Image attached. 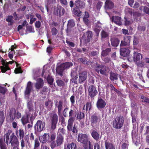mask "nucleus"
<instances>
[{"label": "nucleus", "instance_id": "obj_3", "mask_svg": "<svg viewBox=\"0 0 149 149\" xmlns=\"http://www.w3.org/2000/svg\"><path fill=\"white\" fill-rule=\"evenodd\" d=\"M72 63L71 62H66L60 65H58L56 67V72L59 75L61 76L63 74V71L66 69H68L72 66Z\"/></svg>", "mask_w": 149, "mask_h": 149}, {"label": "nucleus", "instance_id": "obj_23", "mask_svg": "<svg viewBox=\"0 0 149 149\" xmlns=\"http://www.w3.org/2000/svg\"><path fill=\"white\" fill-rule=\"evenodd\" d=\"M49 137L48 134L45 133L43 136H39V139L40 141L42 143H45L47 142V138Z\"/></svg>", "mask_w": 149, "mask_h": 149}, {"label": "nucleus", "instance_id": "obj_9", "mask_svg": "<svg viewBox=\"0 0 149 149\" xmlns=\"http://www.w3.org/2000/svg\"><path fill=\"white\" fill-rule=\"evenodd\" d=\"M106 105L105 101L101 98L98 99L97 103L96 106L98 109L100 110L104 108Z\"/></svg>", "mask_w": 149, "mask_h": 149}, {"label": "nucleus", "instance_id": "obj_37", "mask_svg": "<svg viewBox=\"0 0 149 149\" xmlns=\"http://www.w3.org/2000/svg\"><path fill=\"white\" fill-rule=\"evenodd\" d=\"M73 14L80 17L82 15V12L79 9H77L76 8H74L73 9Z\"/></svg>", "mask_w": 149, "mask_h": 149}, {"label": "nucleus", "instance_id": "obj_20", "mask_svg": "<svg viewBox=\"0 0 149 149\" xmlns=\"http://www.w3.org/2000/svg\"><path fill=\"white\" fill-rule=\"evenodd\" d=\"M83 147L85 149H93L92 141H90L88 139L83 144Z\"/></svg>", "mask_w": 149, "mask_h": 149}, {"label": "nucleus", "instance_id": "obj_39", "mask_svg": "<svg viewBox=\"0 0 149 149\" xmlns=\"http://www.w3.org/2000/svg\"><path fill=\"white\" fill-rule=\"evenodd\" d=\"M111 51V49L110 48H107L105 50H103L102 54L101 55V57H104L105 56L107 55Z\"/></svg>", "mask_w": 149, "mask_h": 149}, {"label": "nucleus", "instance_id": "obj_41", "mask_svg": "<svg viewBox=\"0 0 149 149\" xmlns=\"http://www.w3.org/2000/svg\"><path fill=\"white\" fill-rule=\"evenodd\" d=\"M3 66H1L0 67L1 69L2 72H5L6 71L9 69V68L6 65H5V63H3Z\"/></svg>", "mask_w": 149, "mask_h": 149}, {"label": "nucleus", "instance_id": "obj_32", "mask_svg": "<svg viewBox=\"0 0 149 149\" xmlns=\"http://www.w3.org/2000/svg\"><path fill=\"white\" fill-rule=\"evenodd\" d=\"M56 106L58 109V111L59 113H61L62 107V102L61 101H59L58 102H57L55 104Z\"/></svg>", "mask_w": 149, "mask_h": 149}, {"label": "nucleus", "instance_id": "obj_22", "mask_svg": "<svg viewBox=\"0 0 149 149\" xmlns=\"http://www.w3.org/2000/svg\"><path fill=\"white\" fill-rule=\"evenodd\" d=\"M63 139L64 138L63 136H57L56 140L57 146L61 145L63 143Z\"/></svg>", "mask_w": 149, "mask_h": 149}, {"label": "nucleus", "instance_id": "obj_16", "mask_svg": "<svg viewBox=\"0 0 149 149\" xmlns=\"http://www.w3.org/2000/svg\"><path fill=\"white\" fill-rule=\"evenodd\" d=\"M142 58V56L141 54L136 52L134 53L133 60L136 63L139 61Z\"/></svg>", "mask_w": 149, "mask_h": 149}, {"label": "nucleus", "instance_id": "obj_64", "mask_svg": "<svg viewBox=\"0 0 149 149\" xmlns=\"http://www.w3.org/2000/svg\"><path fill=\"white\" fill-rule=\"evenodd\" d=\"M57 32V30L55 28H53L52 29V32L53 35H56Z\"/></svg>", "mask_w": 149, "mask_h": 149}, {"label": "nucleus", "instance_id": "obj_30", "mask_svg": "<svg viewBox=\"0 0 149 149\" xmlns=\"http://www.w3.org/2000/svg\"><path fill=\"white\" fill-rule=\"evenodd\" d=\"M13 17L12 16H8L6 19V21L8 22V24L9 26H10L13 24L14 23L13 20Z\"/></svg>", "mask_w": 149, "mask_h": 149}, {"label": "nucleus", "instance_id": "obj_15", "mask_svg": "<svg viewBox=\"0 0 149 149\" xmlns=\"http://www.w3.org/2000/svg\"><path fill=\"white\" fill-rule=\"evenodd\" d=\"M75 120V117H71L69 119L68 121V125L67 126L68 130H72L73 124Z\"/></svg>", "mask_w": 149, "mask_h": 149}, {"label": "nucleus", "instance_id": "obj_38", "mask_svg": "<svg viewBox=\"0 0 149 149\" xmlns=\"http://www.w3.org/2000/svg\"><path fill=\"white\" fill-rule=\"evenodd\" d=\"M106 149H115V146L113 144L111 143H105Z\"/></svg>", "mask_w": 149, "mask_h": 149}, {"label": "nucleus", "instance_id": "obj_54", "mask_svg": "<svg viewBox=\"0 0 149 149\" xmlns=\"http://www.w3.org/2000/svg\"><path fill=\"white\" fill-rule=\"evenodd\" d=\"M102 37V38H107L108 36V34L104 31H102L101 33Z\"/></svg>", "mask_w": 149, "mask_h": 149}, {"label": "nucleus", "instance_id": "obj_40", "mask_svg": "<svg viewBox=\"0 0 149 149\" xmlns=\"http://www.w3.org/2000/svg\"><path fill=\"white\" fill-rule=\"evenodd\" d=\"M139 9L140 10L143 9V12L146 13L149 15V7L142 6L140 7Z\"/></svg>", "mask_w": 149, "mask_h": 149}, {"label": "nucleus", "instance_id": "obj_46", "mask_svg": "<svg viewBox=\"0 0 149 149\" xmlns=\"http://www.w3.org/2000/svg\"><path fill=\"white\" fill-rule=\"evenodd\" d=\"M136 65L139 67L142 68H144L146 67V65L143 62L140 61L136 63Z\"/></svg>", "mask_w": 149, "mask_h": 149}, {"label": "nucleus", "instance_id": "obj_36", "mask_svg": "<svg viewBox=\"0 0 149 149\" xmlns=\"http://www.w3.org/2000/svg\"><path fill=\"white\" fill-rule=\"evenodd\" d=\"M118 74L113 72L110 73V79L112 81L118 79Z\"/></svg>", "mask_w": 149, "mask_h": 149}, {"label": "nucleus", "instance_id": "obj_57", "mask_svg": "<svg viewBox=\"0 0 149 149\" xmlns=\"http://www.w3.org/2000/svg\"><path fill=\"white\" fill-rule=\"evenodd\" d=\"M141 99L143 100V101L146 102L147 103H149V99L145 97L144 96L142 95L141 96Z\"/></svg>", "mask_w": 149, "mask_h": 149}, {"label": "nucleus", "instance_id": "obj_56", "mask_svg": "<svg viewBox=\"0 0 149 149\" xmlns=\"http://www.w3.org/2000/svg\"><path fill=\"white\" fill-rule=\"evenodd\" d=\"M69 109L68 108H65L64 109L63 111V115L65 117L68 116L67 112H68Z\"/></svg>", "mask_w": 149, "mask_h": 149}, {"label": "nucleus", "instance_id": "obj_18", "mask_svg": "<svg viewBox=\"0 0 149 149\" xmlns=\"http://www.w3.org/2000/svg\"><path fill=\"white\" fill-rule=\"evenodd\" d=\"M114 7V3L111 1L107 0L105 3V8L107 9H111Z\"/></svg>", "mask_w": 149, "mask_h": 149}, {"label": "nucleus", "instance_id": "obj_49", "mask_svg": "<svg viewBox=\"0 0 149 149\" xmlns=\"http://www.w3.org/2000/svg\"><path fill=\"white\" fill-rule=\"evenodd\" d=\"M84 113L80 112L77 114V118L78 119L81 120L84 117Z\"/></svg>", "mask_w": 149, "mask_h": 149}, {"label": "nucleus", "instance_id": "obj_25", "mask_svg": "<svg viewBox=\"0 0 149 149\" xmlns=\"http://www.w3.org/2000/svg\"><path fill=\"white\" fill-rule=\"evenodd\" d=\"M16 45L15 44L13 45L11 47V51L8 53V56L10 59H12L13 58V55L15 53V52L13 50L14 49L16 48Z\"/></svg>", "mask_w": 149, "mask_h": 149}, {"label": "nucleus", "instance_id": "obj_13", "mask_svg": "<svg viewBox=\"0 0 149 149\" xmlns=\"http://www.w3.org/2000/svg\"><path fill=\"white\" fill-rule=\"evenodd\" d=\"M130 53V50L127 48H120V54L121 56L124 57L127 56Z\"/></svg>", "mask_w": 149, "mask_h": 149}, {"label": "nucleus", "instance_id": "obj_28", "mask_svg": "<svg viewBox=\"0 0 149 149\" xmlns=\"http://www.w3.org/2000/svg\"><path fill=\"white\" fill-rule=\"evenodd\" d=\"M16 111L15 109H10L9 112V115L12 120L14 119Z\"/></svg>", "mask_w": 149, "mask_h": 149}, {"label": "nucleus", "instance_id": "obj_44", "mask_svg": "<svg viewBox=\"0 0 149 149\" xmlns=\"http://www.w3.org/2000/svg\"><path fill=\"white\" fill-rule=\"evenodd\" d=\"M80 61L82 62L84 64H86L88 65H91V66L92 67H93L94 66H93V64L92 62H87L85 60V59L84 58H81L80 59Z\"/></svg>", "mask_w": 149, "mask_h": 149}, {"label": "nucleus", "instance_id": "obj_55", "mask_svg": "<svg viewBox=\"0 0 149 149\" xmlns=\"http://www.w3.org/2000/svg\"><path fill=\"white\" fill-rule=\"evenodd\" d=\"M91 108V103L90 102H87L86 103V110L87 111L88 110H90Z\"/></svg>", "mask_w": 149, "mask_h": 149}, {"label": "nucleus", "instance_id": "obj_53", "mask_svg": "<svg viewBox=\"0 0 149 149\" xmlns=\"http://www.w3.org/2000/svg\"><path fill=\"white\" fill-rule=\"evenodd\" d=\"M47 80L48 83L50 84H52L53 81V79L51 77L49 76L47 77Z\"/></svg>", "mask_w": 149, "mask_h": 149}, {"label": "nucleus", "instance_id": "obj_5", "mask_svg": "<svg viewBox=\"0 0 149 149\" xmlns=\"http://www.w3.org/2000/svg\"><path fill=\"white\" fill-rule=\"evenodd\" d=\"M33 104V102L31 100H28L27 107L29 109V112L26 113L28 116H29V115H31V118H34V116H33V113H34L35 112L34 110Z\"/></svg>", "mask_w": 149, "mask_h": 149}, {"label": "nucleus", "instance_id": "obj_8", "mask_svg": "<svg viewBox=\"0 0 149 149\" xmlns=\"http://www.w3.org/2000/svg\"><path fill=\"white\" fill-rule=\"evenodd\" d=\"M88 139V135L85 134H80L78 136V141L83 144Z\"/></svg>", "mask_w": 149, "mask_h": 149}, {"label": "nucleus", "instance_id": "obj_35", "mask_svg": "<svg viewBox=\"0 0 149 149\" xmlns=\"http://www.w3.org/2000/svg\"><path fill=\"white\" fill-rule=\"evenodd\" d=\"M26 114V116H23L21 119L22 123L23 125H24L29 122V121L28 119L29 116H30V117L31 118V115H29V116H28L27 113Z\"/></svg>", "mask_w": 149, "mask_h": 149}, {"label": "nucleus", "instance_id": "obj_63", "mask_svg": "<svg viewBox=\"0 0 149 149\" xmlns=\"http://www.w3.org/2000/svg\"><path fill=\"white\" fill-rule=\"evenodd\" d=\"M21 139V146L22 147V149H23V148L25 146V141L23 139Z\"/></svg>", "mask_w": 149, "mask_h": 149}, {"label": "nucleus", "instance_id": "obj_52", "mask_svg": "<svg viewBox=\"0 0 149 149\" xmlns=\"http://www.w3.org/2000/svg\"><path fill=\"white\" fill-rule=\"evenodd\" d=\"M110 87L111 88V91H114L115 92H118V91L116 89L114 86H113V85L112 84H108L107 85V87Z\"/></svg>", "mask_w": 149, "mask_h": 149}, {"label": "nucleus", "instance_id": "obj_43", "mask_svg": "<svg viewBox=\"0 0 149 149\" xmlns=\"http://www.w3.org/2000/svg\"><path fill=\"white\" fill-rule=\"evenodd\" d=\"M65 132V130L63 128H60L58 130L57 135L62 136V135L64 134Z\"/></svg>", "mask_w": 149, "mask_h": 149}, {"label": "nucleus", "instance_id": "obj_58", "mask_svg": "<svg viewBox=\"0 0 149 149\" xmlns=\"http://www.w3.org/2000/svg\"><path fill=\"white\" fill-rule=\"evenodd\" d=\"M40 145V143L38 141V139H36L35 140L34 148H36L38 147Z\"/></svg>", "mask_w": 149, "mask_h": 149}, {"label": "nucleus", "instance_id": "obj_6", "mask_svg": "<svg viewBox=\"0 0 149 149\" xmlns=\"http://www.w3.org/2000/svg\"><path fill=\"white\" fill-rule=\"evenodd\" d=\"M88 94L91 97H93L97 94V92L95 87L93 85L89 86L88 90Z\"/></svg>", "mask_w": 149, "mask_h": 149}, {"label": "nucleus", "instance_id": "obj_27", "mask_svg": "<svg viewBox=\"0 0 149 149\" xmlns=\"http://www.w3.org/2000/svg\"><path fill=\"white\" fill-rule=\"evenodd\" d=\"M111 45L113 46H117L119 44V41L116 38H113L111 39Z\"/></svg>", "mask_w": 149, "mask_h": 149}, {"label": "nucleus", "instance_id": "obj_48", "mask_svg": "<svg viewBox=\"0 0 149 149\" xmlns=\"http://www.w3.org/2000/svg\"><path fill=\"white\" fill-rule=\"evenodd\" d=\"M53 105V103L51 100H49L46 102L45 104V105L47 108H51Z\"/></svg>", "mask_w": 149, "mask_h": 149}, {"label": "nucleus", "instance_id": "obj_1", "mask_svg": "<svg viewBox=\"0 0 149 149\" xmlns=\"http://www.w3.org/2000/svg\"><path fill=\"white\" fill-rule=\"evenodd\" d=\"M93 68H95L96 71L102 75H108L109 71V68L105 66L102 65H99L98 64H96Z\"/></svg>", "mask_w": 149, "mask_h": 149}, {"label": "nucleus", "instance_id": "obj_24", "mask_svg": "<svg viewBox=\"0 0 149 149\" xmlns=\"http://www.w3.org/2000/svg\"><path fill=\"white\" fill-rule=\"evenodd\" d=\"M43 80L41 78H38L35 85L36 88L37 89H39L43 86Z\"/></svg>", "mask_w": 149, "mask_h": 149}, {"label": "nucleus", "instance_id": "obj_50", "mask_svg": "<svg viewBox=\"0 0 149 149\" xmlns=\"http://www.w3.org/2000/svg\"><path fill=\"white\" fill-rule=\"evenodd\" d=\"M56 83L59 86H62L64 84V82L61 80L58 79L56 81Z\"/></svg>", "mask_w": 149, "mask_h": 149}, {"label": "nucleus", "instance_id": "obj_45", "mask_svg": "<svg viewBox=\"0 0 149 149\" xmlns=\"http://www.w3.org/2000/svg\"><path fill=\"white\" fill-rule=\"evenodd\" d=\"M0 148L1 149H7L5 144L2 139H0Z\"/></svg>", "mask_w": 149, "mask_h": 149}, {"label": "nucleus", "instance_id": "obj_42", "mask_svg": "<svg viewBox=\"0 0 149 149\" xmlns=\"http://www.w3.org/2000/svg\"><path fill=\"white\" fill-rule=\"evenodd\" d=\"M5 118V116L3 111H0V123L2 124L3 123Z\"/></svg>", "mask_w": 149, "mask_h": 149}, {"label": "nucleus", "instance_id": "obj_61", "mask_svg": "<svg viewBox=\"0 0 149 149\" xmlns=\"http://www.w3.org/2000/svg\"><path fill=\"white\" fill-rule=\"evenodd\" d=\"M26 29L28 31L32 32H34V31L31 26H28L26 27Z\"/></svg>", "mask_w": 149, "mask_h": 149}, {"label": "nucleus", "instance_id": "obj_51", "mask_svg": "<svg viewBox=\"0 0 149 149\" xmlns=\"http://www.w3.org/2000/svg\"><path fill=\"white\" fill-rule=\"evenodd\" d=\"M19 136L20 139H23L24 136V132L23 130L20 129L19 130Z\"/></svg>", "mask_w": 149, "mask_h": 149}, {"label": "nucleus", "instance_id": "obj_34", "mask_svg": "<svg viewBox=\"0 0 149 149\" xmlns=\"http://www.w3.org/2000/svg\"><path fill=\"white\" fill-rule=\"evenodd\" d=\"M51 119L52 122H57L58 121V116L56 114L53 113L51 115Z\"/></svg>", "mask_w": 149, "mask_h": 149}, {"label": "nucleus", "instance_id": "obj_2", "mask_svg": "<svg viewBox=\"0 0 149 149\" xmlns=\"http://www.w3.org/2000/svg\"><path fill=\"white\" fill-rule=\"evenodd\" d=\"M124 123V117L121 116H117L113 121V127L117 129H120Z\"/></svg>", "mask_w": 149, "mask_h": 149}, {"label": "nucleus", "instance_id": "obj_33", "mask_svg": "<svg viewBox=\"0 0 149 149\" xmlns=\"http://www.w3.org/2000/svg\"><path fill=\"white\" fill-rule=\"evenodd\" d=\"M64 149H77L76 146L74 143L68 144L66 147H65Z\"/></svg>", "mask_w": 149, "mask_h": 149}, {"label": "nucleus", "instance_id": "obj_10", "mask_svg": "<svg viewBox=\"0 0 149 149\" xmlns=\"http://www.w3.org/2000/svg\"><path fill=\"white\" fill-rule=\"evenodd\" d=\"M15 136L14 134L11 130H8L4 136V139H6V143L8 144L10 139Z\"/></svg>", "mask_w": 149, "mask_h": 149}, {"label": "nucleus", "instance_id": "obj_4", "mask_svg": "<svg viewBox=\"0 0 149 149\" xmlns=\"http://www.w3.org/2000/svg\"><path fill=\"white\" fill-rule=\"evenodd\" d=\"M91 125L93 127H96L100 121V118L95 114H94L90 118Z\"/></svg>", "mask_w": 149, "mask_h": 149}, {"label": "nucleus", "instance_id": "obj_47", "mask_svg": "<svg viewBox=\"0 0 149 149\" xmlns=\"http://www.w3.org/2000/svg\"><path fill=\"white\" fill-rule=\"evenodd\" d=\"M75 24L74 21L72 20H70L69 21L68 24V28L72 27L74 26Z\"/></svg>", "mask_w": 149, "mask_h": 149}, {"label": "nucleus", "instance_id": "obj_31", "mask_svg": "<svg viewBox=\"0 0 149 149\" xmlns=\"http://www.w3.org/2000/svg\"><path fill=\"white\" fill-rule=\"evenodd\" d=\"M74 4L77 7L80 8L83 7L84 5V3L80 0L76 1Z\"/></svg>", "mask_w": 149, "mask_h": 149}, {"label": "nucleus", "instance_id": "obj_12", "mask_svg": "<svg viewBox=\"0 0 149 149\" xmlns=\"http://www.w3.org/2000/svg\"><path fill=\"white\" fill-rule=\"evenodd\" d=\"M112 20L116 24L121 25L122 24V21L120 17L117 16H113L111 18Z\"/></svg>", "mask_w": 149, "mask_h": 149}, {"label": "nucleus", "instance_id": "obj_19", "mask_svg": "<svg viewBox=\"0 0 149 149\" xmlns=\"http://www.w3.org/2000/svg\"><path fill=\"white\" fill-rule=\"evenodd\" d=\"M32 88V86L31 82H28L25 92V95L26 96H29Z\"/></svg>", "mask_w": 149, "mask_h": 149}, {"label": "nucleus", "instance_id": "obj_17", "mask_svg": "<svg viewBox=\"0 0 149 149\" xmlns=\"http://www.w3.org/2000/svg\"><path fill=\"white\" fill-rule=\"evenodd\" d=\"M79 81L80 83H82L87 78V74L86 72H83L79 74Z\"/></svg>", "mask_w": 149, "mask_h": 149}, {"label": "nucleus", "instance_id": "obj_14", "mask_svg": "<svg viewBox=\"0 0 149 149\" xmlns=\"http://www.w3.org/2000/svg\"><path fill=\"white\" fill-rule=\"evenodd\" d=\"M65 12V10L63 8L60 6H57L56 8V13L57 15L61 16L64 14Z\"/></svg>", "mask_w": 149, "mask_h": 149}, {"label": "nucleus", "instance_id": "obj_60", "mask_svg": "<svg viewBox=\"0 0 149 149\" xmlns=\"http://www.w3.org/2000/svg\"><path fill=\"white\" fill-rule=\"evenodd\" d=\"M70 100L72 105H73L75 103V97L74 95L72 96L70 98Z\"/></svg>", "mask_w": 149, "mask_h": 149}, {"label": "nucleus", "instance_id": "obj_29", "mask_svg": "<svg viewBox=\"0 0 149 149\" xmlns=\"http://www.w3.org/2000/svg\"><path fill=\"white\" fill-rule=\"evenodd\" d=\"M71 76L72 77V82L73 81L74 83L77 84L78 77L76 73L74 72H72Z\"/></svg>", "mask_w": 149, "mask_h": 149}, {"label": "nucleus", "instance_id": "obj_21", "mask_svg": "<svg viewBox=\"0 0 149 149\" xmlns=\"http://www.w3.org/2000/svg\"><path fill=\"white\" fill-rule=\"evenodd\" d=\"M131 37L130 36H125L124 37V41H122L120 45L125 46L127 45L130 42Z\"/></svg>", "mask_w": 149, "mask_h": 149}, {"label": "nucleus", "instance_id": "obj_62", "mask_svg": "<svg viewBox=\"0 0 149 149\" xmlns=\"http://www.w3.org/2000/svg\"><path fill=\"white\" fill-rule=\"evenodd\" d=\"M6 91V89L3 87L0 86V92L4 94Z\"/></svg>", "mask_w": 149, "mask_h": 149}, {"label": "nucleus", "instance_id": "obj_7", "mask_svg": "<svg viewBox=\"0 0 149 149\" xmlns=\"http://www.w3.org/2000/svg\"><path fill=\"white\" fill-rule=\"evenodd\" d=\"M45 126L44 123L40 120H38L35 125V129L38 132H41L43 130Z\"/></svg>", "mask_w": 149, "mask_h": 149}, {"label": "nucleus", "instance_id": "obj_26", "mask_svg": "<svg viewBox=\"0 0 149 149\" xmlns=\"http://www.w3.org/2000/svg\"><path fill=\"white\" fill-rule=\"evenodd\" d=\"M92 137L96 140L98 141L99 139L100 136L98 133L96 131L93 130L91 134Z\"/></svg>", "mask_w": 149, "mask_h": 149}, {"label": "nucleus", "instance_id": "obj_11", "mask_svg": "<svg viewBox=\"0 0 149 149\" xmlns=\"http://www.w3.org/2000/svg\"><path fill=\"white\" fill-rule=\"evenodd\" d=\"M9 141L12 146H17L19 145L18 139L15 135L10 139Z\"/></svg>", "mask_w": 149, "mask_h": 149}, {"label": "nucleus", "instance_id": "obj_59", "mask_svg": "<svg viewBox=\"0 0 149 149\" xmlns=\"http://www.w3.org/2000/svg\"><path fill=\"white\" fill-rule=\"evenodd\" d=\"M101 58L103 61L106 63H108L110 61V59L109 58H105L104 57H102Z\"/></svg>", "mask_w": 149, "mask_h": 149}]
</instances>
